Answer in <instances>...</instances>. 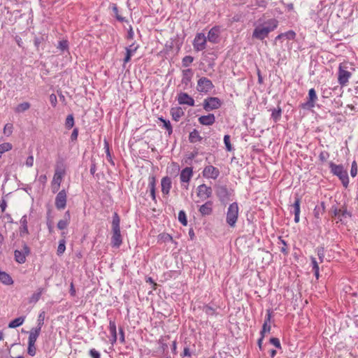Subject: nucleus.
Returning a JSON list of instances; mask_svg holds the SVG:
<instances>
[{
	"instance_id": "nucleus-1",
	"label": "nucleus",
	"mask_w": 358,
	"mask_h": 358,
	"mask_svg": "<svg viewBox=\"0 0 358 358\" xmlns=\"http://www.w3.org/2000/svg\"><path fill=\"white\" fill-rule=\"evenodd\" d=\"M279 22L275 18H271L264 23L257 25L253 30L252 38L263 41L268 37L269 33L278 27Z\"/></svg>"
},
{
	"instance_id": "nucleus-2",
	"label": "nucleus",
	"mask_w": 358,
	"mask_h": 358,
	"mask_svg": "<svg viewBox=\"0 0 358 358\" xmlns=\"http://www.w3.org/2000/svg\"><path fill=\"white\" fill-rule=\"evenodd\" d=\"M112 232L111 245L113 248H119L122 243V238L120 233V218L116 212L113 215Z\"/></svg>"
},
{
	"instance_id": "nucleus-3",
	"label": "nucleus",
	"mask_w": 358,
	"mask_h": 358,
	"mask_svg": "<svg viewBox=\"0 0 358 358\" xmlns=\"http://www.w3.org/2000/svg\"><path fill=\"white\" fill-rule=\"evenodd\" d=\"M329 168L333 175L336 176L341 181L343 185L347 188L349 185V177L348 171L344 169L342 164H336L334 162H329Z\"/></svg>"
},
{
	"instance_id": "nucleus-4",
	"label": "nucleus",
	"mask_w": 358,
	"mask_h": 358,
	"mask_svg": "<svg viewBox=\"0 0 358 358\" xmlns=\"http://www.w3.org/2000/svg\"><path fill=\"white\" fill-rule=\"evenodd\" d=\"M238 206L236 202L231 203L227 208L226 222L231 228H234L236 227L238 217Z\"/></svg>"
},
{
	"instance_id": "nucleus-5",
	"label": "nucleus",
	"mask_w": 358,
	"mask_h": 358,
	"mask_svg": "<svg viewBox=\"0 0 358 358\" xmlns=\"http://www.w3.org/2000/svg\"><path fill=\"white\" fill-rule=\"evenodd\" d=\"M213 82L206 77H201L196 85V90L201 93L207 94L214 88Z\"/></svg>"
},
{
	"instance_id": "nucleus-6",
	"label": "nucleus",
	"mask_w": 358,
	"mask_h": 358,
	"mask_svg": "<svg viewBox=\"0 0 358 358\" xmlns=\"http://www.w3.org/2000/svg\"><path fill=\"white\" fill-rule=\"evenodd\" d=\"M348 67L345 64H340L338 72V83L342 87L346 86L348 83L352 73L347 70Z\"/></svg>"
},
{
	"instance_id": "nucleus-7",
	"label": "nucleus",
	"mask_w": 358,
	"mask_h": 358,
	"mask_svg": "<svg viewBox=\"0 0 358 358\" xmlns=\"http://www.w3.org/2000/svg\"><path fill=\"white\" fill-rule=\"evenodd\" d=\"M30 252L31 250L29 247L24 241H22V249L15 250L14 251L15 261L20 264L25 263L27 257L29 255Z\"/></svg>"
},
{
	"instance_id": "nucleus-8",
	"label": "nucleus",
	"mask_w": 358,
	"mask_h": 358,
	"mask_svg": "<svg viewBox=\"0 0 358 358\" xmlns=\"http://www.w3.org/2000/svg\"><path fill=\"white\" fill-rule=\"evenodd\" d=\"M222 101L218 97L210 96L205 99L203 102V108L206 111L218 109L221 107Z\"/></svg>"
},
{
	"instance_id": "nucleus-9",
	"label": "nucleus",
	"mask_w": 358,
	"mask_h": 358,
	"mask_svg": "<svg viewBox=\"0 0 358 358\" xmlns=\"http://www.w3.org/2000/svg\"><path fill=\"white\" fill-rule=\"evenodd\" d=\"M193 176V169L192 167H185L180 173V180L183 189H189V182Z\"/></svg>"
},
{
	"instance_id": "nucleus-10",
	"label": "nucleus",
	"mask_w": 358,
	"mask_h": 358,
	"mask_svg": "<svg viewBox=\"0 0 358 358\" xmlns=\"http://www.w3.org/2000/svg\"><path fill=\"white\" fill-rule=\"evenodd\" d=\"M207 38L203 33H198L196 34L192 45L196 52H200L206 49Z\"/></svg>"
},
{
	"instance_id": "nucleus-11",
	"label": "nucleus",
	"mask_w": 358,
	"mask_h": 358,
	"mask_svg": "<svg viewBox=\"0 0 358 358\" xmlns=\"http://www.w3.org/2000/svg\"><path fill=\"white\" fill-rule=\"evenodd\" d=\"M67 192L65 189L59 191L55 197V205L57 210H63L66 206Z\"/></svg>"
},
{
	"instance_id": "nucleus-12",
	"label": "nucleus",
	"mask_w": 358,
	"mask_h": 358,
	"mask_svg": "<svg viewBox=\"0 0 358 358\" xmlns=\"http://www.w3.org/2000/svg\"><path fill=\"white\" fill-rule=\"evenodd\" d=\"M317 100V96L314 88H311L308 91V96L306 102L301 103V107L303 109L310 110L315 107V102Z\"/></svg>"
},
{
	"instance_id": "nucleus-13",
	"label": "nucleus",
	"mask_w": 358,
	"mask_h": 358,
	"mask_svg": "<svg viewBox=\"0 0 358 358\" xmlns=\"http://www.w3.org/2000/svg\"><path fill=\"white\" fill-rule=\"evenodd\" d=\"M196 195L202 200H206L212 196L213 189L206 184H201L197 187Z\"/></svg>"
},
{
	"instance_id": "nucleus-14",
	"label": "nucleus",
	"mask_w": 358,
	"mask_h": 358,
	"mask_svg": "<svg viewBox=\"0 0 358 358\" xmlns=\"http://www.w3.org/2000/svg\"><path fill=\"white\" fill-rule=\"evenodd\" d=\"M199 212L203 217L209 216L213 213V201L211 200L206 201L203 204L199 207Z\"/></svg>"
},
{
	"instance_id": "nucleus-15",
	"label": "nucleus",
	"mask_w": 358,
	"mask_h": 358,
	"mask_svg": "<svg viewBox=\"0 0 358 358\" xmlns=\"http://www.w3.org/2000/svg\"><path fill=\"white\" fill-rule=\"evenodd\" d=\"M220 176V171L217 168L208 165L203 171V176L206 178L216 179Z\"/></svg>"
},
{
	"instance_id": "nucleus-16",
	"label": "nucleus",
	"mask_w": 358,
	"mask_h": 358,
	"mask_svg": "<svg viewBox=\"0 0 358 358\" xmlns=\"http://www.w3.org/2000/svg\"><path fill=\"white\" fill-rule=\"evenodd\" d=\"M177 101L180 105L194 106V99L186 92H180L177 96Z\"/></svg>"
},
{
	"instance_id": "nucleus-17",
	"label": "nucleus",
	"mask_w": 358,
	"mask_h": 358,
	"mask_svg": "<svg viewBox=\"0 0 358 358\" xmlns=\"http://www.w3.org/2000/svg\"><path fill=\"white\" fill-rule=\"evenodd\" d=\"M172 187V180L169 176L163 177L161 180L162 192L164 195H169Z\"/></svg>"
},
{
	"instance_id": "nucleus-18",
	"label": "nucleus",
	"mask_w": 358,
	"mask_h": 358,
	"mask_svg": "<svg viewBox=\"0 0 358 358\" xmlns=\"http://www.w3.org/2000/svg\"><path fill=\"white\" fill-rule=\"evenodd\" d=\"M216 194L221 201H225L229 199V192L226 185H220L216 189Z\"/></svg>"
},
{
	"instance_id": "nucleus-19",
	"label": "nucleus",
	"mask_w": 358,
	"mask_h": 358,
	"mask_svg": "<svg viewBox=\"0 0 358 358\" xmlns=\"http://www.w3.org/2000/svg\"><path fill=\"white\" fill-rule=\"evenodd\" d=\"M138 48L139 45L136 44L135 43L125 48L126 55L124 59V65L131 60V57L134 55Z\"/></svg>"
},
{
	"instance_id": "nucleus-20",
	"label": "nucleus",
	"mask_w": 358,
	"mask_h": 358,
	"mask_svg": "<svg viewBox=\"0 0 358 358\" xmlns=\"http://www.w3.org/2000/svg\"><path fill=\"white\" fill-rule=\"evenodd\" d=\"M198 121L201 125L211 126L215 122V117L214 114L209 113L207 115L200 116Z\"/></svg>"
},
{
	"instance_id": "nucleus-21",
	"label": "nucleus",
	"mask_w": 358,
	"mask_h": 358,
	"mask_svg": "<svg viewBox=\"0 0 358 358\" xmlns=\"http://www.w3.org/2000/svg\"><path fill=\"white\" fill-rule=\"evenodd\" d=\"M220 28L219 27L215 26L211 28L206 37L207 40L213 43H217L218 42Z\"/></svg>"
},
{
	"instance_id": "nucleus-22",
	"label": "nucleus",
	"mask_w": 358,
	"mask_h": 358,
	"mask_svg": "<svg viewBox=\"0 0 358 358\" xmlns=\"http://www.w3.org/2000/svg\"><path fill=\"white\" fill-rule=\"evenodd\" d=\"M71 214L69 210L65 212L63 219L60 220L57 223V228L59 230H64L67 228L70 224Z\"/></svg>"
},
{
	"instance_id": "nucleus-23",
	"label": "nucleus",
	"mask_w": 358,
	"mask_h": 358,
	"mask_svg": "<svg viewBox=\"0 0 358 358\" xmlns=\"http://www.w3.org/2000/svg\"><path fill=\"white\" fill-rule=\"evenodd\" d=\"M148 188L152 201L157 202L156 199V178L155 176H150L148 178Z\"/></svg>"
},
{
	"instance_id": "nucleus-24",
	"label": "nucleus",
	"mask_w": 358,
	"mask_h": 358,
	"mask_svg": "<svg viewBox=\"0 0 358 358\" xmlns=\"http://www.w3.org/2000/svg\"><path fill=\"white\" fill-rule=\"evenodd\" d=\"M182 78L181 83L182 85H184L185 86V89L191 83L192 76H193V72H192V69H187L182 70Z\"/></svg>"
},
{
	"instance_id": "nucleus-25",
	"label": "nucleus",
	"mask_w": 358,
	"mask_h": 358,
	"mask_svg": "<svg viewBox=\"0 0 358 358\" xmlns=\"http://www.w3.org/2000/svg\"><path fill=\"white\" fill-rule=\"evenodd\" d=\"M20 224L21 227L20 228V236H24L25 235L29 234L28 230V219L27 215H23L20 219Z\"/></svg>"
},
{
	"instance_id": "nucleus-26",
	"label": "nucleus",
	"mask_w": 358,
	"mask_h": 358,
	"mask_svg": "<svg viewBox=\"0 0 358 358\" xmlns=\"http://www.w3.org/2000/svg\"><path fill=\"white\" fill-rule=\"evenodd\" d=\"M300 204L301 198L298 196H295L294 202L292 205H290V213H294V215H300Z\"/></svg>"
},
{
	"instance_id": "nucleus-27",
	"label": "nucleus",
	"mask_w": 358,
	"mask_h": 358,
	"mask_svg": "<svg viewBox=\"0 0 358 358\" xmlns=\"http://www.w3.org/2000/svg\"><path fill=\"white\" fill-rule=\"evenodd\" d=\"M61 235L64 238L62 239H61L59 241V245H58V247H57V255L58 256H61L64 254V252H65V250H66V241H65V237H66V233L64 232V231H62L61 233Z\"/></svg>"
},
{
	"instance_id": "nucleus-28",
	"label": "nucleus",
	"mask_w": 358,
	"mask_h": 358,
	"mask_svg": "<svg viewBox=\"0 0 358 358\" xmlns=\"http://www.w3.org/2000/svg\"><path fill=\"white\" fill-rule=\"evenodd\" d=\"M171 115L173 120L178 122L181 117L184 115V111L180 107L172 108Z\"/></svg>"
},
{
	"instance_id": "nucleus-29",
	"label": "nucleus",
	"mask_w": 358,
	"mask_h": 358,
	"mask_svg": "<svg viewBox=\"0 0 358 358\" xmlns=\"http://www.w3.org/2000/svg\"><path fill=\"white\" fill-rule=\"evenodd\" d=\"M28 333H29L28 343H31L36 344V342L40 336L41 331L36 329L34 328H31V330Z\"/></svg>"
},
{
	"instance_id": "nucleus-30",
	"label": "nucleus",
	"mask_w": 358,
	"mask_h": 358,
	"mask_svg": "<svg viewBox=\"0 0 358 358\" xmlns=\"http://www.w3.org/2000/svg\"><path fill=\"white\" fill-rule=\"evenodd\" d=\"M203 138L200 136V134L198 130L196 129H193L189 134V141L191 143H195L197 142H201Z\"/></svg>"
},
{
	"instance_id": "nucleus-31",
	"label": "nucleus",
	"mask_w": 358,
	"mask_h": 358,
	"mask_svg": "<svg viewBox=\"0 0 358 358\" xmlns=\"http://www.w3.org/2000/svg\"><path fill=\"white\" fill-rule=\"evenodd\" d=\"M25 320V316H21L10 321L8 324V328L14 329L21 326Z\"/></svg>"
},
{
	"instance_id": "nucleus-32",
	"label": "nucleus",
	"mask_w": 358,
	"mask_h": 358,
	"mask_svg": "<svg viewBox=\"0 0 358 358\" xmlns=\"http://www.w3.org/2000/svg\"><path fill=\"white\" fill-rule=\"evenodd\" d=\"M0 281L7 285H12L13 283V280L9 274L4 271H0Z\"/></svg>"
},
{
	"instance_id": "nucleus-33",
	"label": "nucleus",
	"mask_w": 358,
	"mask_h": 358,
	"mask_svg": "<svg viewBox=\"0 0 358 358\" xmlns=\"http://www.w3.org/2000/svg\"><path fill=\"white\" fill-rule=\"evenodd\" d=\"M310 261H311V266H312V271L314 273V275L316 278V279H319L320 277V268L318 262L316 260V258L314 257H310Z\"/></svg>"
},
{
	"instance_id": "nucleus-34",
	"label": "nucleus",
	"mask_w": 358,
	"mask_h": 358,
	"mask_svg": "<svg viewBox=\"0 0 358 358\" xmlns=\"http://www.w3.org/2000/svg\"><path fill=\"white\" fill-rule=\"evenodd\" d=\"M64 171L62 170H56L52 182L56 185H61Z\"/></svg>"
},
{
	"instance_id": "nucleus-35",
	"label": "nucleus",
	"mask_w": 358,
	"mask_h": 358,
	"mask_svg": "<svg viewBox=\"0 0 358 358\" xmlns=\"http://www.w3.org/2000/svg\"><path fill=\"white\" fill-rule=\"evenodd\" d=\"M325 207L324 203L322 202L320 205H317L313 210V214L315 218L320 219V215L324 213Z\"/></svg>"
},
{
	"instance_id": "nucleus-36",
	"label": "nucleus",
	"mask_w": 358,
	"mask_h": 358,
	"mask_svg": "<svg viewBox=\"0 0 358 358\" xmlns=\"http://www.w3.org/2000/svg\"><path fill=\"white\" fill-rule=\"evenodd\" d=\"M44 292V289L42 287H39L36 292H34L31 296L30 297L29 302L30 303H36L40 299L43 292Z\"/></svg>"
},
{
	"instance_id": "nucleus-37",
	"label": "nucleus",
	"mask_w": 358,
	"mask_h": 358,
	"mask_svg": "<svg viewBox=\"0 0 358 358\" xmlns=\"http://www.w3.org/2000/svg\"><path fill=\"white\" fill-rule=\"evenodd\" d=\"M45 313V311H41L37 318V325L36 327H34L36 329H38L41 331L42 327L44 324Z\"/></svg>"
},
{
	"instance_id": "nucleus-38",
	"label": "nucleus",
	"mask_w": 358,
	"mask_h": 358,
	"mask_svg": "<svg viewBox=\"0 0 358 358\" xmlns=\"http://www.w3.org/2000/svg\"><path fill=\"white\" fill-rule=\"evenodd\" d=\"M31 105L29 102H24L18 104L15 108V112L17 113H23L29 109Z\"/></svg>"
},
{
	"instance_id": "nucleus-39",
	"label": "nucleus",
	"mask_w": 358,
	"mask_h": 358,
	"mask_svg": "<svg viewBox=\"0 0 358 358\" xmlns=\"http://www.w3.org/2000/svg\"><path fill=\"white\" fill-rule=\"evenodd\" d=\"M75 122H74V117L73 114H69L67 115L66 120H65V128L68 130L72 129L74 126Z\"/></svg>"
},
{
	"instance_id": "nucleus-40",
	"label": "nucleus",
	"mask_w": 358,
	"mask_h": 358,
	"mask_svg": "<svg viewBox=\"0 0 358 358\" xmlns=\"http://www.w3.org/2000/svg\"><path fill=\"white\" fill-rule=\"evenodd\" d=\"M104 149L106 154V159L113 166L115 165V162L113 160L110 152V147L109 143L106 140H104Z\"/></svg>"
},
{
	"instance_id": "nucleus-41",
	"label": "nucleus",
	"mask_w": 358,
	"mask_h": 358,
	"mask_svg": "<svg viewBox=\"0 0 358 358\" xmlns=\"http://www.w3.org/2000/svg\"><path fill=\"white\" fill-rule=\"evenodd\" d=\"M159 120L163 123L164 127L166 129L169 135L170 136L173 133V128L170 121L164 119L162 117H159Z\"/></svg>"
},
{
	"instance_id": "nucleus-42",
	"label": "nucleus",
	"mask_w": 358,
	"mask_h": 358,
	"mask_svg": "<svg viewBox=\"0 0 358 358\" xmlns=\"http://www.w3.org/2000/svg\"><path fill=\"white\" fill-rule=\"evenodd\" d=\"M282 110L280 107L273 108L271 113V117L275 122H277L281 117Z\"/></svg>"
},
{
	"instance_id": "nucleus-43",
	"label": "nucleus",
	"mask_w": 358,
	"mask_h": 358,
	"mask_svg": "<svg viewBox=\"0 0 358 358\" xmlns=\"http://www.w3.org/2000/svg\"><path fill=\"white\" fill-rule=\"evenodd\" d=\"M203 311L209 316H212L216 314L215 309L208 304L203 306Z\"/></svg>"
},
{
	"instance_id": "nucleus-44",
	"label": "nucleus",
	"mask_w": 358,
	"mask_h": 358,
	"mask_svg": "<svg viewBox=\"0 0 358 358\" xmlns=\"http://www.w3.org/2000/svg\"><path fill=\"white\" fill-rule=\"evenodd\" d=\"M159 240H160L164 243L169 242V241L174 242L173 237L170 234H166V233L160 234L159 235Z\"/></svg>"
},
{
	"instance_id": "nucleus-45",
	"label": "nucleus",
	"mask_w": 358,
	"mask_h": 358,
	"mask_svg": "<svg viewBox=\"0 0 358 358\" xmlns=\"http://www.w3.org/2000/svg\"><path fill=\"white\" fill-rule=\"evenodd\" d=\"M50 213V210L48 212V217L46 220V225L50 234H52L54 232V227H53V221L51 217H49L48 215Z\"/></svg>"
},
{
	"instance_id": "nucleus-46",
	"label": "nucleus",
	"mask_w": 358,
	"mask_h": 358,
	"mask_svg": "<svg viewBox=\"0 0 358 358\" xmlns=\"http://www.w3.org/2000/svg\"><path fill=\"white\" fill-rule=\"evenodd\" d=\"M194 61V57L190 55L185 56L182 59V64L184 67H188Z\"/></svg>"
},
{
	"instance_id": "nucleus-47",
	"label": "nucleus",
	"mask_w": 358,
	"mask_h": 358,
	"mask_svg": "<svg viewBox=\"0 0 358 358\" xmlns=\"http://www.w3.org/2000/svg\"><path fill=\"white\" fill-rule=\"evenodd\" d=\"M178 220L184 226L187 224L186 213L184 210H180L178 213Z\"/></svg>"
},
{
	"instance_id": "nucleus-48",
	"label": "nucleus",
	"mask_w": 358,
	"mask_h": 358,
	"mask_svg": "<svg viewBox=\"0 0 358 358\" xmlns=\"http://www.w3.org/2000/svg\"><path fill=\"white\" fill-rule=\"evenodd\" d=\"M13 145L10 143H3L0 144V154H3L5 152L9 151L12 149Z\"/></svg>"
},
{
	"instance_id": "nucleus-49",
	"label": "nucleus",
	"mask_w": 358,
	"mask_h": 358,
	"mask_svg": "<svg viewBox=\"0 0 358 358\" xmlns=\"http://www.w3.org/2000/svg\"><path fill=\"white\" fill-rule=\"evenodd\" d=\"M27 354L31 357H34L36 354V344L34 343H28L27 346Z\"/></svg>"
},
{
	"instance_id": "nucleus-50",
	"label": "nucleus",
	"mask_w": 358,
	"mask_h": 358,
	"mask_svg": "<svg viewBox=\"0 0 358 358\" xmlns=\"http://www.w3.org/2000/svg\"><path fill=\"white\" fill-rule=\"evenodd\" d=\"M57 48L62 52L69 50V42L66 40H62L59 42Z\"/></svg>"
},
{
	"instance_id": "nucleus-51",
	"label": "nucleus",
	"mask_w": 358,
	"mask_h": 358,
	"mask_svg": "<svg viewBox=\"0 0 358 358\" xmlns=\"http://www.w3.org/2000/svg\"><path fill=\"white\" fill-rule=\"evenodd\" d=\"M316 252H317V255L318 256V258L320 259V263H322L324 262V247H318L316 249Z\"/></svg>"
},
{
	"instance_id": "nucleus-52",
	"label": "nucleus",
	"mask_w": 358,
	"mask_h": 358,
	"mask_svg": "<svg viewBox=\"0 0 358 358\" xmlns=\"http://www.w3.org/2000/svg\"><path fill=\"white\" fill-rule=\"evenodd\" d=\"M112 10H113V12L114 13V14L115 15L116 19L119 22H122L125 21L124 17H122L121 15H119V13H118V8H117L116 4H113Z\"/></svg>"
},
{
	"instance_id": "nucleus-53",
	"label": "nucleus",
	"mask_w": 358,
	"mask_h": 358,
	"mask_svg": "<svg viewBox=\"0 0 358 358\" xmlns=\"http://www.w3.org/2000/svg\"><path fill=\"white\" fill-rule=\"evenodd\" d=\"M271 331V325L270 324H266V322H264L263 325H262V329L260 331V335L262 338H264L265 336V334L266 333H269Z\"/></svg>"
},
{
	"instance_id": "nucleus-54",
	"label": "nucleus",
	"mask_w": 358,
	"mask_h": 358,
	"mask_svg": "<svg viewBox=\"0 0 358 358\" xmlns=\"http://www.w3.org/2000/svg\"><path fill=\"white\" fill-rule=\"evenodd\" d=\"M224 143L227 151H231L233 150L232 145L230 143V136L227 134L224 136Z\"/></svg>"
},
{
	"instance_id": "nucleus-55",
	"label": "nucleus",
	"mask_w": 358,
	"mask_h": 358,
	"mask_svg": "<svg viewBox=\"0 0 358 358\" xmlns=\"http://www.w3.org/2000/svg\"><path fill=\"white\" fill-rule=\"evenodd\" d=\"M13 124H10V123H7L5 126H4V128H3V134L7 136H9L11 135V134L13 133Z\"/></svg>"
},
{
	"instance_id": "nucleus-56",
	"label": "nucleus",
	"mask_w": 358,
	"mask_h": 358,
	"mask_svg": "<svg viewBox=\"0 0 358 358\" xmlns=\"http://www.w3.org/2000/svg\"><path fill=\"white\" fill-rule=\"evenodd\" d=\"M282 34L283 37L288 40H294L296 36L295 31H294L293 30H289Z\"/></svg>"
},
{
	"instance_id": "nucleus-57",
	"label": "nucleus",
	"mask_w": 358,
	"mask_h": 358,
	"mask_svg": "<svg viewBox=\"0 0 358 358\" xmlns=\"http://www.w3.org/2000/svg\"><path fill=\"white\" fill-rule=\"evenodd\" d=\"M279 242L282 243L283 245L280 249V252H282L284 255L288 254V250H287V244L285 240L282 238L281 236L278 238Z\"/></svg>"
},
{
	"instance_id": "nucleus-58",
	"label": "nucleus",
	"mask_w": 358,
	"mask_h": 358,
	"mask_svg": "<svg viewBox=\"0 0 358 358\" xmlns=\"http://www.w3.org/2000/svg\"><path fill=\"white\" fill-rule=\"evenodd\" d=\"M109 331H110L111 336H115V334H117L116 324H115V321H113V320L109 321Z\"/></svg>"
},
{
	"instance_id": "nucleus-59",
	"label": "nucleus",
	"mask_w": 358,
	"mask_h": 358,
	"mask_svg": "<svg viewBox=\"0 0 358 358\" xmlns=\"http://www.w3.org/2000/svg\"><path fill=\"white\" fill-rule=\"evenodd\" d=\"M330 155L327 151H322L319 155V159L322 162H325L329 157Z\"/></svg>"
},
{
	"instance_id": "nucleus-60",
	"label": "nucleus",
	"mask_w": 358,
	"mask_h": 358,
	"mask_svg": "<svg viewBox=\"0 0 358 358\" xmlns=\"http://www.w3.org/2000/svg\"><path fill=\"white\" fill-rule=\"evenodd\" d=\"M357 164L356 161H353L351 165L350 175L352 177H355L357 174Z\"/></svg>"
},
{
	"instance_id": "nucleus-61",
	"label": "nucleus",
	"mask_w": 358,
	"mask_h": 358,
	"mask_svg": "<svg viewBox=\"0 0 358 358\" xmlns=\"http://www.w3.org/2000/svg\"><path fill=\"white\" fill-rule=\"evenodd\" d=\"M270 343L273 345L275 348L280 349L281 348V344L280 342V340L278 338H270Z\"/></svg>"
},
{
	"instance_id": "nucleus-62",
	"label": "nucleus",
	"mask_w": 358,
	"mask_h": 358,
	"mask_svg": "<svg viewBox=\"0 0 358 358\" xmlns=\"http://www.w3.org/2000/svg\"><path fill=\"white\" fill-rule=\"evenodd\" d=\"M89 355L91 356L92 358H100V353L94 348L90 350Z\"/></svg>"
},
{
	"instance_id": "nucleus-63",
	"label": "nucleus",
	"mask_w": 358,
	"mask_h": 358,
	"mask_svg": "<svg viewBox=\"0 0 358 358\" xmlns=\"http://www.w3.org/2000/svg\"><path fill=\"white\" fill-rule=\"evenodd\" d=\"M78 128L76 127L73 129L71 135V141H76L78 138Z\"/></svg>"
},
{
	"instance_id": "nucleus-64",
	"label": "nucleus",
	"mask_w": 358,
	"mask_h": 358,
	"mask_svg": "<svg viewBox=\"0 0 358 358\" xmlns=\"http://www.w3.org/2000/svg\"><path fill=\"white\" fill-rule=\"evenodd\" d=\"M25 164L27 167H31L34 164V156L29 155L26 160Z\"/></svg>"
}]
</instances>
